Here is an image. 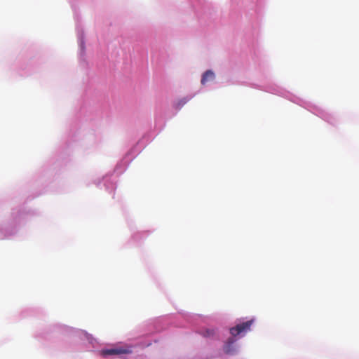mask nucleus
<instances>
[{
    "label": "nucleus",
    "mask_w": 359,
    "mask_h": 359,
    "mask_svg": "<svg viewBox=\"0 0 359 359\" xmlns=\"http://www.w3.org/2000/svg\"><path fill=\"white\" fill-rule=\"evenodd\" d=\"M131 346L114 347L110 348L102 349L100 351V355L107 357L112 355H122L132 353Z\"/></svg>",
    "instance_id": "obj_1"
},
{
    "label": "nucleus",
    "mask_w": 359,
    "mask_h": 359,
    "mask_svg": "<svg viewBox=\"0 0 359 359\" xmlns=\"http://www.w3.org/2000/svg\"><path fill=\"white\" fill-rule=\"evenodd\" d=\"M252 323L253 320L239 323L230 329V333L233 337H236L240 334H245L250 330V327Z\"/></svg>",
    "instance_id": "obj_2"
},
{
    "label": "nucleus",
    "mask_w": 359,
    "mask_h": 359,
    "mask_svg": "<svg viewBox=\"0 0 359 359\" xmlns=\"http://www.w3.org/2000/svg\"><path fill=\"white\" fill-rule=\"evenodd\" d=\"M215 76L212 71L207 70L204 72L201 79V84L205 85L208 81H212Z\"/></svg>",
    "instance_id": "obj_3"
},
{
    "label": "nucleus",
    "mask_w": 359,
    "mask_h": 359,
    "mask_svg": "<svg viewBox=\"0 0 359 359\" xmlns=\"http://www.w3.org/2000/svg\"><path fill=\"white\" fill-rule=\"evenodd\" d=\"M235 341L232 337L228 339L226 344L224 347V351L226 353L231 354L234 352L233 344Z\"/></svg>",
    "instance_id": "obj_4"
},
{
    "label": "nucleus",
    "mask_w": 359,
    "mask_h": 359,
    "mask_svg": "<svg viewBox=\"0 0 359 359\" xmlns=\"http://www.w3.org/2000/svg\"><path fill=\"white\" fill-rule=\"evenodd\" d=\"M215 333V332L213 329H208L205 331L203 334L205 337H210L214 336Z\"/></svg>",
    "instance_id": "obj_5"
}]
</instances>
